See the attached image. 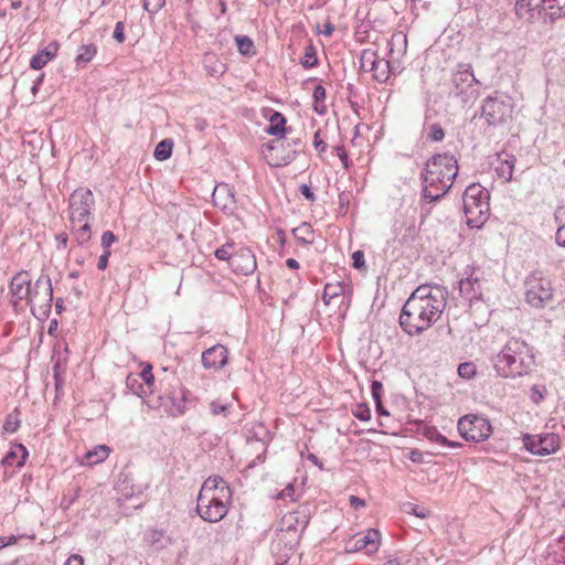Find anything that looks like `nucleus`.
Listing matches in <instances>:
<instances>
[{
	"label": "nucleus",
	"mask_w": 565,
	"mask_h": 565,
	"mask_svg": "<svg viewBox=\"0 0 565 565\" xmlns=\"http://www.w3.org/2000/svg\"><path fill=\"white\" fill-rule=\"evenodd\" d=\"M515 161L516 159L514 156H508L505 159H499L498 166L495 167L498 177L504 179V181H510L512 179Z\"/></svg>",
	"instance_id": "30"
},
{
	"label": "nucleus",
	"mask_w": 565,
	"mask_h": 565,
	"mask_svg": "<svg viewBox=\"0 0 565 565\" xmlns=\"http://www.w3.org/2000/svg\"><path fill=\"white\" fill-rule=\"evenodd\" d=\"M353 267L361 268L364 266V253L362 250H355L352 254Z\"/></svg>",
	"instance_id": "53"
},
{
	"label": "nucleus",
	"mask_w": 565,
	"mask_h": 565,
	"mask_svg": "<svg viewBox=\"0 0 565 565\" xmlns=\"http://www.w3.org/2000/svg\"><path fill=\"white\" fill-rule=\"evenodd\" d=\"M231 267L237 274L250 275L255 271L257 264L256 257L252 249L247 247H241L233 254Z\"/></svg>",
	"instance_id": "18"
},
{
	"label": "nucleus",
	"mask_w": 565,
	"mask_h": 565,
	"mask_svg": "<svg viewBox=\"0 0 565 565\" xmlns=\"http://www.w3.org/2000/svg\"><path fill=\"white\" fill-rule=\"evenodd\" d=\"M64 565H84V559L81 555L73 554L66 559Z\"/></svg>",
	"instance_id": "59"
},
{
	"label": "nucleus",
	"mask_w": 565,
	"mask_h": 565,
	"mask_svg": "<svg viewBox=\"0 0 565 565\" xmlns=\"http://www.w3.org/2000/svg\"><path fill=\"white\" fill-rule=\"evenodd\" d=\"M159 399L160 402L158 404L153 403L151 407H162L164 412L174 417L182 415L185 411L186 398L183 388L167 397L159 396Z\"/></svg>",
	"instance_id": "19"
},
{
	"label": "nucleus",
	"mask_w": 565,
	"mask_h": 565,
	"mask_svg": "<svg viewBox=\"0 0 565 565\" xmlns=\"http://www.w3.org/2000/svg\"><path fill=\"white\" fill-rule=\"evenodd\" d=\"M424 435H425L428 439H430V440H433V441H436V438H438V436L440 435V433H439L435 427H427V428L425 429Z\"/></svg>",
	"instance_id": "62"
},
{
	"label": "nucleus",
	"mask_w": 565,
	"mask_h": 565,
	"mask_svg": "<svg viewBox=\"0 0 565 565\" xmlns=\"http://www.w3.org/2000/svg\"><path fill=\"white\" fill-rule=\"evenodd\" d=\"M373 72V77L380 82L385 83L390 77V62L384 58H379Z\"/></svg>",
	"instance_id": "36"
},
{
	"label": "nucleus",
	"mask_w": 565,
	"mask_h": 565,
	"mask_svg": "<svg viewBox=\"0 0 565 565\" xmlns=\"http://www.w3.org/2000/svg\"><path fill=\"white\" fill-rule=\"evenodd\" d=\"M17 542V537L14 535L11 536H0V550L8 545H11Z\"/></svg>",
	"instance_id": "64"
},
{
	"label": "nucleus",
	"mask_w": 565,
	"mask_h": 565,
	"mask_svg": "<svg viewBox=\"0 0 565 565\" xmlns=\"http://www.w3.org/2000/svg\"><path fill=\"white\" fill-rule=\"evenodd\" d=\"M143 540L156 552L164 550L174 542L170 535L158 529L147 530Z\"/></svg>",
	"instance_id": "23"
},
{
	"label": "nucleus",
	"mask_w": 565,
	"mask_h": 565,
	"mask_svg": "<svg viewBox=\"0 0 565 565\" xmlns=\"http://www.w3.org/2000/svg\"><path fill=\"white\" fill-rule=\"evenodd\" d=\"M110 454V448L106 445L95 446L92 450H88L85 455L86 463L89 466L97 465L106 460Z\"/></svg>",
	"instance_id": "28"
},
{
	"label": "nucleus",
	"mask_w": 565,
	"mask_h": 565,
	"mask_svg": "<svg viewBox=\"0 0 565 565\" xmlns=\"http://www.w3.org/2000/svg\"><path fill=\"white\" fill-rule=\"evenodd\" d=\"M232 502V490L220 476H211L203 482L196 502V512L202 520L215 523L225 518Z\"/></svg>",
	"instance_id": "3"
},
{
	"label": "nucleus",
	"mask_w": 565,
	"mask_h": 565,
	"mask_svg": "<svg viewBox=\"0 0 565 565\" xmlns=\"http://www.w3.org/2000/svg\"><path fill=\"white\" fill-rule=\"evenodd\" d=\"M56 44H50L49 46L41 50L39 53L32 56L30 66L33 70L43 68L56 54Z\"/></svg>",
	"instance_id": "26"
},
{
	"label": "nucleus",
	"mask_w": 565,
	"mask_h": 565,
	"mask_svg": "<svg viewBox=\"0 0 565 565\" xmlns=\"http://www.w3.org/2000/svg\"><path fill=\"white\" fill-rule=\"evenodd\" d=\"M379 58L380 57L377 56L375 51L363 50L360 56L361 70L364 72H372Z\"/></svg>",
	"instance_id": "33"
},
{
	"label": "nucleus",
	"mask_w": 565,
	"mask_h": 565,
	"mask_svg": "<svg viewBox=\"0 0 565 565\" xmlns=\"http://www.w3.org/2000/svg\"><path fill=\"white\" fill-rule=\"evenodd\" d=\"M333 32H334V25L330 21H327L323 24V29L322 30H318V33H321V34H323L326 36H331Z\"/></svg>",
	"instance_id": "60"
},
{
	"label": "nucleus",
	"mask_w": 565,
	"mask_h": 565,
	"mask_svg": "<svg viewBox=\"0 0 565 565\" xmlns=\"http://www.w3.org/2000/svg\"><path fill=\"white\" fill-rule=\"evenodd\" d=\"M448 291L440 285H420L404 303L401 315V328L409 335L428 330L446 308Z\"/></svg>",
	"instance_id": "1"
},
{
	"label": "nucleus",
	"mask_w": 565,
	"mask_h": 565,
	"mask_svg": "<svg viewBox=\"0 0 565 565\" xmlns=\"http://www.w3.org/2000/svg\"><path fill=\"white\" fill-rule=\"evenodd\" d=\"M555 239L559 246L565 247V225L558 227Z\"/></svg>",
	"instance_id": "57"
},
{
	"label": "nucleus",
	"mask_w": 565,
	"mask_h": 565,
	"mask_svg": "<svg viewBox=\"0 0 565 565\" xmlns=\"http://www.w3.org/2000/svg\"><path fill=\"white\" fill-rule=\"evenodd\" d=\"M372 397L375 402V406H381L383 385L379 381H373L371 385Z\"/></svg>",
	"instance_id": "45"
},
{
	"label": "nucleus",
	"mask_w": 565,
	"mask_h": 565,
	"mask_svg": "<svg viewBox=\"0 0 565 565\" xmlns=\"http://www.w3.org/2000/svg\"><path fill=\"white\" fill-rule=\"evenodd\" d=\"M537 3H541V0H516L515 12L527 22L541 21L542 10Z\"/></svg>",
	"instance_id": "22"
},
{
	"label": "nucleus",
	"mask_w": 565,
	"mask_h": 565,
	"mask_svg": "<svg viewBox=\"0 0 565 565\" xmlns=\"http://www.w3.org/2000/svg\"><path fill=\"white\" fill-rule=\"evenodd\" d=\"M166 3V0H143V8L149 13H157Z\"/></svg>",
	"instance_id": "43"
},
{
	"label": "nucleus",
	"mask_w": 565,
	"mask_h": 565,
	"mask_svg": "<svg viewBox=\"0 0 565 565\" xmlns=\"http://www.w3.org/2000/svg\"><path fill=\"white\" fill-rule=\"evenodd\" d=\"M284 142H280L279 145H274L270 147L271 151L276 152L275 158H273L271 164L275 167H284L289 164L291 161L295 160L297 151L291 148V143L287 142V152L284 156H279L278 151L280 148H284Z\"/></svg>",
	"instance_id": "27"
},
{
	"label": "nucleus",
	"mask_w": 565,
	"mask_h": 565,
	"mask_svg": "<svg viewBox=\"0 0 565 565\" xmlns=\"http://www.w3.org/2000/svg\"><path fill=\"white\" fill-rule=\"evenodd\" d=\"M458 430L465 440L480 443L490 437L492 427L484 417L466 415L458 420Z\"/></svg>",
	"instance_id": "9"
},
{
	"label": "nucleus",
	"mask_w": 565,
	"mask_h": 565,
	"mask_svg": "<svg viewBox=\"0 0 565 565\" xmlns=\"http://www.w3.org/2000/svg\"><path fill=\"white\" fill-rule=\"evenodd\" d=\"M523 445L527 451L536 456L554 454L559 448V437L553 433L523 436Z\"/></svg>",
	"instance_id": "11"
},
{
	"label": "nucleus",
	"mask_w": 565,
	"mask_h": 565,
	"mask_svg": "<svg viewBox=\"0 0 565 565\" xmlns=\"http://www.w3.org/2000/svg\"><path fill=\"white\" fill-rule=\"evenodd\" d=\"M459 292L467 301L481 300L484 291L486 280L472 271L466 278L459 280Z\"/></svg>",
	"instance_id": "15"
},
{
	"label": "nucleus",
	"mask_w": 565,
	"mask_h": 565,
	"mask_svg": "<svg viewBox=\"0 0 565 565\" xmlns=\"http://www.w3.org/2000/svg\"><path fill=\"white\" fill-rule=\"evenodd\" d=\"M212 200L215 206L226 214H234L236 211V198L234 190L227 183H218L212 193Z\"/></svg>",
	"instance_id": "16"
},
{
	"label": "nucleus",
	"mask_w": 565,
	"mask_h": 565,
	"mask_svg": "<svg viewBox=\"0 0 565 565\" xmlns=\"http://www.w3.org/2000/svg\"><path fill=\"white\" fill-rule=\"evenodd\" d=\"M489 191L480 184H470L463 192V213L469 227L479 228L488 218L490 212Z\"/></svg>",
	"instance_id": "5"
},
{
	"label": "nucleus",
	"mask_w": 565,
	"mask_h": 565,
	"mask_svg": "<svg viewBox=\"0 0 565 565\" xmlns=\"http://www.w3.org/2000/svg\"><path fill=\"white\" fill-rule=\"evenodd\" d=\"M233 247V244L232 243H226L224 245H222L220 248H217L215 250V257L220 260H226L230 263V265L232 264V258H233V254L231 252Z\"/></svg>",
	"instance_id": "42"
},
{
	"label": "nucleus",
	"mask_w": 565,
	"mask_h": 565,
	"mask_svg": "<svg viewBox=\"0 0 565 565\" xmlns=\"http://www.w3.org/2000/svg\"><path fill=\"white\" fill-rule=\"evenodd\" d=\"M458 171L459 168L455 156L438 153L431 157L426 162L422 174L424 184L423 199L427 203L440 200L451 189Z\"/></svg>",
	"instance_id": "2"
},
{
	"label": "nucleus",
	"mask_w": 565,
	"mask_h": 565,
	"mask_svg": "<svg viewBox=\"0 0 565 565\" xmlns=\"http://www.w3.org/2000/svg\"><path fill=\"white\" fill-rule=\"evenodd\" d=\"M537 6L542 10L543 23H554L557 19L565 18V0H541Z\"/></svg>",
	"instance_id": "21"
},
{
	"label": "nucleus",
	"mask_w": 565,
	"mask_h": 565,
	"mask_svg": "<svg viewBox=\"0 0 565 565\" xmlns=\"http://www.w3.org/2000/svg\"><path fill=\"white\" fill-rule=\"evenodd\" d=\"M115 241H116V236L114 235L113 232H110V231L104 232L102 235V246H103L104 250H109V247L111 246V244Z\"/></svg>",
	"instance_id": "50"
},
{
	"label": "nucleus",
	"mask_w": 565,
	"mask_h": 565,
	"mask_svg": "<svg viewBox=\"0 0 565 565\" xmlns=\"http://www.w3.org/2000/svg\"><path fill=\"white\" fill-rule=\"evenodd\" d=\"M313 143H315V148L320 151V152H324L326 149H327V143L320 139V132L317 131L315 134V140H313Z\"/></svg>",
	"instance_id": "56"
},
{
	"label": "nucleus",
	"mask_w": 565,
	"mask_h": 565,
	"mask_svg": "<svg viewBox=\"0 0 565 565\" xmlns=\"http://www.w3.org/2000/svg\"><path fill=\"white\" fill-rule=\"evenodd\" d=\"M75 239L78 245H85L87 242H89L92 236L90 226L87 222H85L83 225H81L75 232H74Z\"/></svg>",
	"instance_id": "40"
},
{
	"label": "nucleus",
	"mask_w": 565,
	"mask_h": 565,
	"mask_svg": "<svg viewBox=\"0 0 565 565\" xmlns=\"http://www.w3.org/2000/svg\"><path fill=\"white\" fill-rule=\"evenodd\" d=\"M381 533L376 529H370L362 535H355L345 543L347 553H355L366 551V553H375L380 547Z\"/></svg>",
	"instance_id": "13"
},
{
	"label": "nucleus",
	"mask_w": 565,
	"mask_h": 565,
	"mask_svg": "<svg viewBox=\"0 0 565 565\" xmlns=\"http://www.w3.org/2000/svg\"><path fill=\"white\" fill-rule=\"evenodd\" d=\"M300 192L308 201L313 202L316 200V195L308 184H302L300 186Z\"/></svg>",
	"instance_id": "55"
},
{
	"label": "nucleus",
	"mask_w": 565,
	"mask_h": 565,
	"mask_svg": "<svg viewBox=\"0 0 565 565\" xmlns=\"http://www.w3.org/2000/svg\"><path fill=\"white\" fill-rule=\"evenodd\" d=\"M113 38L119 43H122L125 41V24L122 21L116 23Z\"/></svg>",
	"instance_id": "49"
},
{
	"label": "nucleus",
	"mask_w": 565,
	"mask_h": 565,
	"mask_svg": "<svg viewBox=\"0 0 565 565\" xmlns=\"http://www.w3.org/2000/svg\"><path fill=\"white\" fill-rule=\"evenodd\" d=\"M354 416L360 420H369L371 418L370 408L363 405H360L358 411L354 413Z\"/></svg>",
	"instance_id": "51"
},
{
	"label": "nucleus",
	"mask_w": 565,
	"mask_h": 565,
	"mask_svg": "<svg viewBox=\"0 0 565 565\" xmlns=\"http://www.w3.org/2000/svg\"><path fill=\"white\" fill-rule=\"evenodd\" d=\"M238 52L244 56H253L255 54L254 42L246 35L235 36Z\"/></svg>",
	"instance_id": "37"
},
{
	"label": "nucleus",
	"mask_w": 565,
	"mask_h": 565,
	"mask_svg": "<svg viewBox=\"0 0 565 565\" xmlns=\"http://www.w3.org/2000/svg\"><path fill=\"white\" fill-rule=\"evenodd\" d=\"M286 118L282 114L274 111L269 118V126L266 128V132L271 136L282 137L285 134Z\"/></svg>",
	"instance_id": "31"
},
{
	"label": "nucleus",
	"mask_w": 565,
	"mask_h": 565,
	"mask_svg": "<svg viewBox=\"0 0 565 565\" xmlns=\"http://www.w3.org/2000/svg\"><path fill=\"white\" fill-rule=\"evenodd\" d=\"M20 422L15 415H9L3 424V429L7 433H14L19 428Z\"/></svg>",
	"instance_id": "47"
},
{
	"label": "nucleus",
	"mask_w": 565,
	"mask_h": 565,
	"mask_svg": "<svg viewBox=\"0 0 565 565\" xmlns=\"http://www.w3.org/2000/svg\"><path fill=\"white\" fill-rule=\"evenodd\" d=\"M324 287L329 298H335L344 291V286L342 284H327Z\"/></svg>",
	"instance_id": "46"
},
{
	"label": "nucleus",
	"mask_w": 565,
	"mask_h": 565,
	"mask_svg": "<svg viewBox=\"0 0 565 565\" xmlns=\"http://www.w3.org/2000/svg\"><path fill=\"white\" fill-rule=\"evenodd\" d=\"M28 456L26 449L20 445L17 450L9 451L2 459L4 466L22 467Z\"/></svg>",
	"instance_id": "29"
},
{
	"label": "nucleus",
	"mask_w": 565,
	"mask_h": 565,
	"mask_svg": "<svg viewBox=\"0 0 565 565\" xmlns=\"http://www.w3.org/2000/svg\"><path fill=\"white\" fill-rule=\"evenodd\" d=\"M553 298V288L550 279L541 271L532 273L525 280V300L533 308H544Z\"/></svg>",
	"instance_id": "8"
},
{
	"label": "nucleus",
	"mask_w": 565,
	"mask_h": 565,
	"mask_svg": "<svg viewBox=\"0 0 565 565\" xmlns=\"http://www.w3.org/2000/svg\"><path fill=\"white\" fill-rule=\"evenodd\" d=\"M444 137H445V132L440 125L434 124L430 126L429 132H428V138L431 141H435V142L441 141L444 139Z\"/></svg>",
	"instance_id": "44"
},
{
	"label": "nucleus",
	"mask_w": 565,
	"mask_h": 565,
	"mask_svg": "<svg viewBox=\"0 0 565 565\" xmlns=\"http://www.w3.org/2000/svg\"><path fill=\"white\" fill-rule=\"evenodd\" d=\"M544 392H545V387L544 386H539V385H534L532 386L531 388V399L534 404H539L543 401L544 398Z\"/></svg>",
	"instance_id": "48"
},
{
	"label": "nucleus",
	"mask_w": 565,
	"mask_h": 565,
	"mask_svg": "<svg viewBox=\"0 0 565 565\" xmlns=\"http://www.w3.org/2000/svg\"><path fill=\"white\" fill-rule=\"evenodd\" d=\"M514 104L507 94L495 93L482 102L481 117L491 126L503 125L512 119Z\"/></svg>",
	"instance_id": "6"
},
{
	"label": "nucleus",
	"mask_w": 565,
	"mask_h": 565,
	"mask_svg": "<svg viewBox=\"0 0 565 565\" xmlns=\"http://www.w3.org/2000/svg\"><path fill=\"white\" fill-rule=\"evenodd\" d=\"M203 64L206 73L212 77H220L226 72V65L214 53H205Z\"/></svg>",
	"instance_id": "25"
},
{
	"label": "nucleus",
	"mask_w": 565,
	"mask_h": 565,
	"mask_svg": "<svg viewBox=\"0 0 565 565\" xmlns=\"http://www.w3.org/2000/svg\"><path fill=\"white\" fill-rule=\"evenodd\" d=\"M308 521L309 519L306 514L300 516L299 512H289L281 519L280 531L285 534H292L294 541H297L298 534L306 529Z\"/></svg>",
	"instance_id": "20"
},
{
	"label": "nucleus",
	"mask_w": 565,
	"mask_h": 565,
	"mask_svg": "<svg viewBox=\"0 0 565 565\" xmlns=\"http://www.w3.org/2000/svg\"><path fill=\"white\" fill-rule=\"evenodd\" d=\"M97 49L96 45L90 44H84L78 49V53L76 55V63L79 64H86L93 60V57L96 55Z\"/></svg>",
	"instance_id": "35"
},
{
	"label": "nucleus",
	"mask_w": 565,
	"mask_h": 565,
	"mask_svg": "<svg viewBox=\"0 0 565 565\" xmlns=\"http://www.w3.org/2000/svg\"><path fill=\"white\" fill-rule=\"evenodd\" d=\"M301 65L305 68H312L318 65L317 51L312 44L306 46L305 55L301 58Z\"/></svg>",
	"instance_id": "38"
},
{
	"label": "nucleus",
	"mask_w": 565,
	"mask_h": 565,
	"mask_svg": "<svg viewBox=\"0 0 565 565\" xmlns=\"http://www.w3.org/2000/svg\"><path fill=\"white\" fill-rule=\"evenodd\" d=\"M211 412L214 415H218L227 409L226 405H220L216 402H212L210 405Z\"/></svg>",
	"instance_id": "63"
},
{
	"label": "nucleus",
	"mask_w": 565,
	"mask_h": 565,
	"mask_svg": "<svg viewBox=\"0 0 565 565\" xmlns=\"http://www.w3.org/2000/svg\"><path fill=\"white\" fill-rule=\"evenodd\" d=\"M312 97L318 104L326 99V88L322 85H317L313 89Z\"/></svg>",
	"instance_id": "52"
},
{
	"label": "nucleus",
	"mask_w": 565,
	"mask_h": 565,
	"mask_svg": "<svg viewBox=\"0 0 565 565\" xmlns=\"http://www.w3.org/2000/svg\"><path fill=\"white\" fill-rule=\"evenodd\" d=\"M454 93L457 96H462L465 102H469L476 98V83L477 79L470 70H459L452 75Z\"/></svg>",
	"instance_id": "14"
},
{
	"label": "nucleus",
	"mask_w": 565,
	"mask_h": 565,
	"mask_svg": "<svg viewBox=\"0 0 565 565\" xmlns=\"http://www.w3.org/2000/svg\"><path fill=\"white\" fill-rule=\"evenodd\" d=\"M477 373V366L472 362H463L458 365V375L465 380H471Z\"/></svg>",
	"instance_id": "41"
},
{
	"label": "nucleus",
	"mask_w": 565,
	"mask_h": 565,
	"mask_svg": "<svg viewBox=\"0 0 565 565\" xmlns=\"http://www.w3.org/2000/svg\"><path fill=\"white\" fill-rule=\"evenodd\" d=\"M436 443L440 444V445H444V446H448V447H451V448H456V447H459L461 444L460 443H456V441H449L445 436H443L441 434L438 436V438H436Z\"/></svg>",
	"instance_id": "58"
},
{
	"label": "nucleus",
	"mask_w": 565,
	"mask_h": 565,
	"mask_svg": "<svg viewBox=\"0 0 565 565\" xmlns=\"http://www.w3.org/2000/svg\"><path fill=\"white\" fill-rule=\"evenodd\" d=\"M94 205V194L89 189L78 188L74 190L68 199L71 222L74 224L75 222L86 221Z\"/></svg>",
	"instance_id": "10"
},
{
	"label": "nucleus",
	"mask_w": 565,
	"mask_h": 565,
	"mask_svg": "<svg viewBox=\"0 0 565 565\" xmlns=\"http://www.w3.org/2000/svg\"><path fill=\"white\" fill-rule=\"evenodd\" d=\"M33 284L28 271L17 273L10 281L9 291L11 295L10 302L15 311L23 310V301H28Z\"/></svg>",
	"instance_id": "12"
},
{
	"label": "nucleus",
	"mask_w": 565,
	"mask_h": 565,
	"mask_svg": "<svg viewBox=\"0 0 565 565\" xmlns=\"http://www.w3.org/2000/svg\"><path fill=\"white\" fill-rule=\"evenodd\" d=\"M172 148L173 141L171 139H163L156 146L153 156L159 161L167 160L172 154Z\"/></svg>",
	"instance_id": "34"
},
{
	"label": "nucleus",
	"mask_w": 565,
	"mask_h": 565,
	"mask_svg": "<svg viewBox=\"0 0 565 565\" xmlns=\"http://www.w3.org/2000/svg\"><path fill=\"white\" fill-rule=\"evenodd\" d=\"M334 150L337 151V154L341 159L343 166L345 168H348V166H349V163H348V154H347L344 148L342 146H338V147L334 148Z\"/></svg>",
	"instance_id": "61"
},
{
	"label": "nucleus",
	"mask_w": 565,
	"mask_h": 565,
	"mask_svg": "<svg viewBox=\"0 0 565 565\" xmlns=\"http://www.w3.org/2000/svg\"><path fill=\"white\" fill-rule=\"evenodd\" d=\"M126 386L129 391H131V393L142 398V401L146 402L149 406H152L153 402L148 399L151 393L139 379V375L136 373L128 374L126 379Z\"/></svg>",
	"instance_id": "24"
},
{
	"label": "nucleus",
	"mask_w": 565,
	"mask_h": 565,
	"mask_svg": "<svg viewBox=\"0 0 565 565\" xmlns=\"http://www.w3.org/2000/svg\"><path fill=\"white\" fill-rule=\"evenodd\" d=\"M109 256H110V250H104V253L99 256V259L97 263V268L99 270H104L107 268Z\"/></svg>",
	"instance_id": "54"
},
{
	"label": "nucleus",
	"mask_w": 565,
	"mask_h": 565,
	"mask_svg": "<svg viewBox=\"0 0 565 565\" xmlns=\"http://www.w3.org/2000/svg\"><path fill=\"white\" fill-rule=\"evenodd\" d=\"M53 289L51 278L42 274L33 284L31 295L25 303L38 319H46L51 312Z\"/></svg>",
	"instance_id": "7"
},
{
	"label": "nucleus",
	"mask_w": 565,
	"mask_h": 565,
	"mask_svg": "<svg viewBox=\"0 0 565 565\" xmlns=\"http://www.w3.org/2000/svg\"><path fill=\"white\" fill-rule=\"evenodd\" d=\"M295 238L305 245H309L313 242V230L307 222H302L299 226L292 230Z\"/></svg>",
	"instance_id": "32"
},
{
	"label": "nucleus",
	"mask_w": 565,
	"mask_h": 565,
	"mask_svg": "<svg viewBox=\"0 0 565 565\" xmlns=\"http://www.w3.org/2000/svg\"><path fill=\"white\" fill-rule=\"evenodd\" d=\"M139 375V379L142 381V383L146 385V387L150 391V393H153L154 387V376L152 374V366L150 364L146 365L141 372L136 373Z\"/></svg>",
	"instance_id": "39"
},
{
	"label": "nucleus",
	"mask_w": 565,
	"mask_h": 565,
	"mask_svg": "<svg viewBox=\"0 0 565 565\" xmlns=\"http://www.w3.org/2000/svg\"><path fill=\"white\" fill-rule=\"evenodd\" d=\"M534 362L532 348L524 340L518 338L509 339L492 359L497 374L505 379L529 374Z\"/></svg>",
	"instance_id": "4"
},
{
	"label": "nucleus",
	"mask_w": 565,
	"mask_h": 565,
	"mask_svg": "<svg viewBox=\"0 0 565 565\" xmlns=\"http://www.w3.org/2000/svg\"><path fill=\"white\" fill-rule=\"evenodd\" d=\"M202 364L207 370L218 371L228 362V351L222 344H215L202 352Z\"/></svg>",
	"instance_id": "17"
}]
</instances>
